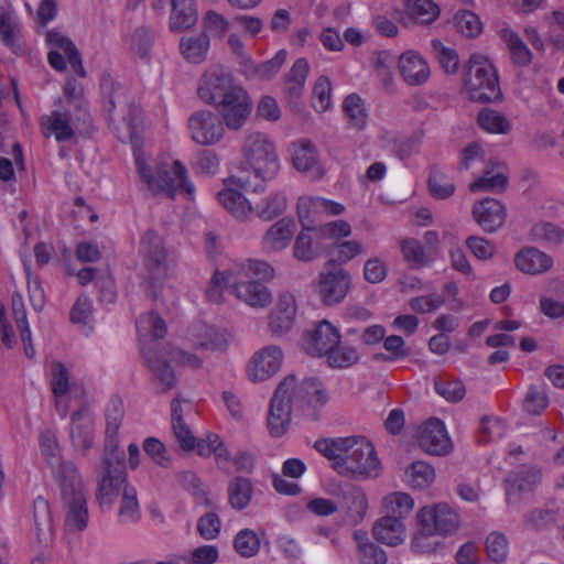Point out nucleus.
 <instances>
[{"label":"nucleus","mask_w":564,"mask_h":564,"mask_svg":"<svg viewBox=\"0 0 564 564\" xmlns=\"http://www.w3.org/2000/svg\"><path fill=\"white\" fill-rule=\"evenodd\" d=\"M431 47L443 70L448 75L456 74L459 67L457 52L454 48L445 46L438 39L431 41Z\"/></svg>","instance_id":"obj_50"},{"label":"nucleus","mask_w":564,"mask_h":564,"mask_svg":"<svg viewBox=\"0 0 564 564\" xmlns=\"http://www.w3.org/2000/svg\"><path fill=\"white\" fill-rule=\"evenodd\" d=\"M234 547L243 557H252L260 550V540L250 529L240 530L234 539Z\"/></svg>","instance_id":"obj_57"},{"label":"nucleus","mask_w":564,"mask_h":564,"mask_svg":"<svg viewBox=\"0 0 564 564\" xmlns=\"http://www.w3.org/2000/svg\"><path fill=\"white\" fill-rule=\"evenodd\" d=\"M344 209V205L322 197L302 196L297 200V217L304 229L318 230L325 216L340 215Z\"/></svg>","instance_id":"obj_11"},{"label":"nucleus","mask_w":564,"mask_h":564,"mask_svg":"<svg viewBox=\"0 0 564 564\" xmlns=\"http://www.w3.org/2000/svg\"><path fill=\"white\" fill-rule=\"evenodd\" d=\"M530 238L536 243L560 245L564 240V229L550 221H539L532 226Z\"/></svg>","instance_id":"obj_45"},{"label":"nucleus","mask_w":564,"mask_h":564,"mask_svg":"<svg viewBox=\"0 0 564 564\" xmlns=\"http://www.w3.org/2000/svg\"><path fill=\"white\" fill-rule=\"evenodd\" d=\"M314 447L340 476L351 479L377 478L381 464L375 446L365 436L319 438Z\"/></svg>","instance_id":"obj_2"},{"label":"nucleus","mask_w":564,"mask_h":564,"mask_svg":"<svg viewBox=\"0 0 564 564\" xmlns=\"http://www.w3.org/2000/svg\"><path fill=\"white\" fill-rule=\"evenodd\" d=\"M295 314L294 296L289 292L281 293L276 306L269 317V327L272 334L281 336L288 333L293 327Z\"/></svg>","instance_id":"obj_23"},{"label":"nucleus","mask_w":564,"mask_h":564,"mask_svg":"<svg viewBox=\"0 0 564 564\" xmlns=\"http://www.w3.org/2000/svg\"><path fill=\"white\" fill-rule=\"evenodd\" d=\"M40 123L43 135H54L57 142L68 141L75 135L70 126V113L67 111L53 110L50 115L42 116Z\"/></svg>","instance_id":"obj_27"},{"label":"nucleus","mask_w":564,"mask_h":564,"mask_svg":"<svg viewBox=\"0 0 564 564\" xmlns=\"http://www.w3.org/2000/svg\"><path fill=\"white\" fill-rule=\"evenodd\" d=\"M408 11L412 19L421 24H430L440 14V9L432 0H414L408 3Z\"/></svg>","instance_id":"obj_55"},{"label":"nucleus","mask_w":564,"mask_h":564,"mask_svg":"<svg viewBox=\"0 0 564 564\" xmlns=\"http://www.w3.org/2000/svg\"><path fill=\"white\" fill-rule=\"evenodd\" d=\"M236 276L231 269L226 271L216 270L209 286L206 290V296L209 301L220 303L223 299V290H230L232 292V282Z\"/></svg>","instance_id":"obj_54"},{"label":"nucleus","mask_w":564,"mask_h":564,"mask_svg":"<svg viewBox=\"0 0 564 564\" xmlns=\"http://www.w3.org/2000/svg\"><path fill=\"white\" fill-rule=\"evenodd\" d=\"M240 87L235 84L230 73L221 67H214L202 76L197 94L204 102L216 106Z\"/></svg>","instance_id":"obj_13"},{"label":"nucleus","mask_w":564,"mask_h":564,"mask_svg":"<svg viewBox=\"0 0 564 564\" xmlns=\"http://www.w3.org/2000/svg\"><path fill=\"white\" fill-rule=\"evenodd\" d=\"M187 126L193 141L202 145L219 142L225 133L221 120L210 110L193 112L188 118Z\"/></svg>","instance_id":"obj_15"},{"label":"nucleus","mask_w":564,"mask_h":564,"mask_svg":"<svg viewBox=\"0 0 564 564\" xmlns=\"http://www.w3.org/2000/svg\"><path fill=\"white\" fill-rule=\"evenodd\" d=\"M104 470L105 474L98 484L97 499L102 507L110 508L123 486L129 485L124 469V453L104 452Z\"/></svg>","instance_id":"obj_10"},{"label":"nucleus","mask_w":564,"mask_h":564,"mask_svg":"<svg viewBox=\"0 0 564 564\" xmlns=\"http://www.w3.org/2000/svg\"><path fill=\"white\" fill-rule=\"evenodd\" d=\"M237 279L243 280H270L274 275V269L262 260H248L231 268Z\"/></svg>","instance_id":"obj_41"},{"label":"nucleus","mask_w":564,"mask_h":564,"mask_svg":"<svg viewBox=\"0 0 564 564\" xmlns=\"http://www.w3.org/2000/svg\"><path fill=\"white\" fill-rule=\"evenodd\" d=\"M310 72V65L306 58H297L286 75L284 84V95L289 104L297 108L300 98L303 95L305 82Z\"/></svg>","instance_id":"obj_29"},{"label":"nucleus","mask_w":564,"mask_h":564,"mask_svg":"<svg viewBox=\"0 0 564 564\" xmlns=\"http://www.w3.org/2000/svg\"><path fill=\"white\" fill-rule=\"evenodd\" d=\"M69 370L61 361L51 364V388L56 399L65 395L69 390Z\"/></svg>","instance_id":"obj_62"},{"label":"nucleus","mask_w":564,"mask_h":564,"mask_svg":"<svg viewBox=\"0 0 564 564\" xmlns=\"http://www.w3.org/2000/svg\"><path fill=\"white\" fill-rule=\"evenodd\" d=\"M473 217L485 232L492 234L503 226L507 210L501 202L485 198L474 204Z\"/></svg>","instance_id":"obj_21"},{"label":"nucleus","mask_w":564,"mask_h":564,"mask_svg":"<svg viewBox=\"0 0 564 564\" xmlns=\"http://www.w3.org/2000/svg\"><path fill=\"white\" fill-rule=\"evenodd\" d=\"M383 506L388 516L403 521L413 510L414 500L410 495L398 491L388 495L383 499Z\"/></svg>","instance_id":"obj_46"},{"label":"nucleus","mask_w":564,"mask_h":564,"mask_svg":"<svg viewBox=\"0 0 564 564\" xmlns=\"http://www.w3.org/2000/svg\"><path fill=\"white\" fill-rule=\"evenodd\" d=\"M352 539L357 546V558L360 564H387V553L369 539L366 531L356 530Z\"/></svg>","instance_id":"obj_34"},{"label":"nucleus","mask_w":564,"mask_h":564,"mask_svg":"<svg viewBox=\"0 0 564 564\" xmlns=\"http://www.w3.org/2000/svg\"><path fill=\"white\" fill-rule=\"evenodd\" d=\"M33 520L39 542L46 540V533L52 532V518L50 505L42 497L33 501Z\"/></svg>","instance_id":"obj_47"},{"label":"nucleus","mask_w":564,"mask_h":564,"mask_svg":"<svg viewBox=\"0 0 564 564\" xmlns=\"http://www.w3.org/2000/svg\"><path fill=\"white\" fill-rule=\"evenodd\" d=\"M514 264L521 272L536 275L550 270L553 265V259L534 247H525L517 252Z\"/></svg>","instance_id":"obj_26"},{"label":"nucleus","mask_w":564,"mask_h":564,"mask_svg":"<svg viewBox=\"0 0 564 564\" xmlns=\"http://www.w3.org/2000/svg\"><path fill=\"white\" fill-rule=\"evenodd\" d=\"M427 184L431 195L436 199H446L455 193L454 183L436 165L430 167Z\"/></svg>","instance_id":"obj_51"},{"label":"nucleus","mask_w":564,"mask_h":564,"mask_svg":"<svg viewBox=\"0 0 564 564\" xmlns=\"http://www.w3.org/2000/svg\"><path fill=\"white\" fill-rule=\"evenodd\" d=\"M253 487L250 479L234 477L228 484V502L236 510L246 509L252 498Z\"/></svg>","instance_id":"obj_39"},{"label":"nucleus","mask_w":564,"mask_h":564,"mask_svg":"<svg viewBox=\"0 0 564 564\" xmlns=\"http://www.w3.org/2000/svg\"><path fill=\"white\" fill-rule=\"evenodd\" d=\"M417 532L411 542L412 550L417 554L434 553L440 545V541L435 539L437 534L425 531L426 525L424 523H417Z\"/></svg>","instance_id":"obj_63"},{"label":"nucleus","mask_w":564,"mask_h":564,"mask_svg":"<svg viewBox=\"0 0 564 564\" xmlns=\"http://www.w3.org/2000/svg\"><path fill=\"white\" fill-rule=\"evenodd\" d=\"M435 391L449 402H458L465 395V386L459 379L438 377L434 380Z\"/></svg>","instance_id":"obj_61"},{"label":"nucleus","mask_w":564,"mask_h":564,"mask_svg":"<svg viewBox=\"0 0 564 564\" xmlns=\"http://www.w3.org/2000/svg\"><path fill=\"white\" fill-rule=\"evenodd\" d=\"M135 165L138 174L149 189L154 193H165L173 198L177 193H185L188 198L194 197L195 188L187 178L186 167L181 161H174L172 170L166 165H161L152 171L145 161L135 155Z\"/></svg>","instance_id":"obj_5"},{"label":"nucleus","mask_w":564,"mask_h":564,"mask_svg":"<svg viewBox=\"0 0 564 564\" xmlns=\"http://www.w3.org/2000/svg\"><path fill=\"white\" fill-rule=\"evenodd\" d=\"M294 235V221L281 218L274 223L263 235L261 245L267 252H276L285 249Z\"/></svg>","instance_id":"obj_28"},{"label":"nucleus","mask_w":564,"mask_h":564,"mask_svg":"<svg viewBox=\"0 0 564 564\" xmlns=\"http://www.w3.org/2000/svg\"><path fill=\"white\" fill-rule=\"evenodd\" d=\"M349 286L350 274L344 269H338L319 274L317 292L323 303L332 306L346 297Z\"/></svg>","instance_id":"obj_18"},{"label":"nucleus","mask_w":564,"mask_h":564,"mask_svg":"<svg viewBox=\"0 0 564 564\" xmlns=\"http://www.w3.org/2000/svg\"><path fill=\"white\" fill-rule=\"evenodd\" d=\"M416 522L424 523L427 532L446 536L458 529L460 519L453 507L446 502H440L421 508L416 514Z\"/></svg>","instance_id":"obj_12"},{"label":"nucleus","mask_w":564,"mask_h":564,"mask_svg":"<svg viewBox=\"0 0 564 564\" xmlns=\"http://www.w3.org/2000/svg\"><path fill=\"white\" fill-rule=\"evenodd\" d=\"M486 552L491 562L503 563L507 560L509 544L506 535L500 532H491L486 538Z\"/></svg>","instance_id":"obj_59"},{"label":"nucleus","mask_w":564,"mask_h":564,"mask_svg":"<svg viewBox=\"0 0 564 564\" xmlns=\"http://www.w3.org/2000/svg\"><path fill=\"white\" fill-rule=\"evenodd\" d=\"M400 247L404 260L413 269H420L430 261L423 245L414 238L403 239Z\"/></svg>","instance_id":"obj_52"},{"label":"nucleus","mask_w":564,"mask_h":564,"mask_svg":"<svg viewBox=\"0 0 564 564\" xmlns=\"http://www.w3.org/2000/svg\"><path fill=\"white\" fill-rule=\"evenodd\" d=\"M463 88L474 102L490 104L502 97L496 67L479 54H473L464 66Z\"/></svg>","instance_id":"obj_4"},{"label":"nucleus","mask_w":564,"mask_h":564,"mask_svg":"<svg viewBox=\"0 0 564 564\" xmlns=\"http://www.w3.org/2000/svg\"><path fill=\"white\" fill-rule=\"evenodd\" d=\"M0 39L15 55L24 52L20 26L8 11H1L0 13Z\"/></svg>","instance_id":"obj_38"},{"label":"nucleus","mask_w":564,"mask_h":564,"mask_svg":"<svg viewBox=\"0 0 564 564\" xmlns=\"http://www.w3.org/2000/svg\"><path fill=\"white\" fill-rule=\"evenodd\" d=\"M139 256L145 274L151 281L148 295L155 300L158 297L155 284L167 275L171 254L165 248L162 237L156 231L149 229L140 239Z\"/></svg>","instance_id":"obj_8"},{"label":"nucleus","mask_w":564,"mask_h":564,"mask_svg":"<svg viewBox=\"0 0 564 564\" xmlns=\"http://www.w3.org/2000/svg\"><path fill=\"white\" fill-rule=\"evenodd\" d=\"M399 68L403 79L412 86L422 85L430 77L427 63L414 52H408L400 56Z\"/></svg>","instance_id":"obj_30"},{"label":"nucleus","mask_w":564,"mask_h":564,"mask_svg":"<svg viewBox=\"0 0 564 564\" xmlns=\"http://www.w3.org/2000/svg\"><path fill=\"white\" fill-rule=\"evenodd\" d=\"M322 237L318 230L304 229L299 232L293 245V256L302 262H311L318 258Z\"/></svg>","instance_id":"obj_32"},{"label":"nucleus","mask_w":564,"mask_h":564,"mask_svg":"<svg viewBox=\"0 0 564 564\" xmlns=\"http://www.w3.org/2000/svg\"><path fill=\"white\" fill-rule=\"evenodd\" d=\"M511 61L519 67L528 66L532 62V53L523 40L513 31L505 30L502 33Z\"/></svg>","instance_id":"obj_42"},{"label":"nucleus","mask_w":564,"mask_h":564,"mask_svg":"<svg viewBox=\"0 0 564 564\" xmlns=\"http://www.w3.org/2000/svg\"><path fill=\"white\" fill-rule=\"evenodd\" d=\"M454 25L456 30L466 37L477 36L482 29V24L478 15L469 10L458 11L454 15Z\"/></svg>","instance_id":"obj_60"},{"label":"nucleus","mask_w":564,"mask_h":564,"mask_svg":"<svg viewBox=\"0 0 564 564\" xmlns=\"http://www.w3.org/2000/svg\"><path fill=\"white\" fill-rule=\"evenodd\" d=\"M158 341H151L148 346L142 347L141 354L147 360L149 369L162 386L160 391L162 393L173 389L177 383L174 370L170 366L171 361L192 369H199L203 366L202 358L195 354L171 348L169 350L164 348V351H162L158 349Z\"/></svg>","instance_id":"obj_6"},{"label":"nucleus","mask_w":564,"mask_h":564,"mask_svg":"<svg viewBox=\"0 0 564 564\" xmlns=\"http://www.w3.org/2000/svg\"><path fill=\"white\" fill-rule=\"evenodd\" d=\"M344 110L349 124L357 130H362L367 123V113L362 99L356 95H348L344 100Z\"/></svg>","instance_id":"obj_53"},{"label":"nucleus","mask_w":564,"mask_h":564,"mask_svg":"<svg viewBox=\"0 0 564 564\" xmlns=\"http://www.w3.org/2000/svg\"><path fill=\"white\" fill-rule=\"evenodd\" d=\"M183 56L191 63L198 64L204 61L209 47V37L206 34L183 37L180 43Z\"/></svg>","instance_id":"obj_44"},{"label":"nucleus","mask_w":564,"mask_h":564,"mask_svg":"<svg viewBox=\"0 0 564 564\" xmlns=\"http://www.w3.org/2000/svg\"><path fill=\"white\" fill-rule=\"evenodd\" d=\"M293 164L297 171H312L317 164V152L310 141H301L294 145Z\"/></svg>","instance_id":"obj_49"},{"label":"nucleus","mask_w":564,"mask_h":564,"mask_svg":"<svg viewBox=\"0 0 564 564\" xmlns=\"http://www.w3.org/2000/svg\"><path fill=\"white\" fill-rule=\"evenodd\" d=\"M232 293L252 307H265L272 301L268 288L254 280L237 279L232 282Z\"/></svg>","instance_id":"obj_25"},{"label":"nucleus","mask_w":564,"mask_h":564,"mask_svg":"<svg viewBox=\"0 0 564 564\" xmlns=\"http://www.w3.org/2000/svg\"><path fill=\"white\" fill-rule=\"evenodd\" d=\"M508 187V177L505 173L494 167L487 169L482 176L469 184L470 192H494L502 193Z\"/></svg>","instance_id":"obj_40"},{"label":"nucleus","mask_w":564,"mask_h":564,"mask_svg":"<svg viewBox=\"0 0 564 564\" xmlns=\"http://www.w3.org/2000/svg\"><path fill=\"white\" fill-rule=\"evenodd\" d=\"M435 478L434 468L422 460L413 462L405 469V481L415 489H423L430 486Z\"/></svg>","instance_id":"obj_43"},{"label":"nucleus","mask_w":564,"mask_h":564,"mask_svg":"<svg viewBox=\"0 0 564 564\" xmlns=\"http://www.w3.org/2000/svg\"><path fill=\"white\" fill-rule=\"evenodd\" d=\"M218 200L237 219L247 220L252 216V202L232 187L227 186L221 189L218 193Z\"/></svg>","instance_id":"obj_36"},{"label":"nucleus","mask_w":564,"mask_h":564,"mask_svg":"<svg viewBox=\"0 0 564 564\" xmlns=\"http://www.w3.org/2000/svg\"><path fill=\"white\" fill-rule=\"evenodd\" d=\"M364 252V246L357 240L343 241L334 245L330 250L328 263L344 264Z\"/></svg>","instance_id":"obj_56"},{"label":"nucleus","mask_w":564,"mask_h":564,"mask_svg":"<svg viewBox=\"0 0 564 564\" xmlns=\"http://www.w3.org/2000/svg\"><path fill=\"white\" fill-rule=\"evenodd\" d=\"M51 467L61 489L62 501L67 509L66 525L69 529L83 531L87 527L88 510L78 469L75 463L66 459L51 462Z\"/></svg>","instance_id":"obj_3"},{"label":"nucleus","mask_w":564,"mask_h":564,"mask_svg":"<svg viewBox=\"0 0 564 564\" xmlns=\"http://www.w3.org/2000/svg\"><path fill=\"white\" fill-rule=\"evenodd\" d=\"M371 531L377 542L392 547L402 544L406 538L404 522L398 517L388 514L376 520Z\"/></svg>","instance_id":"obj_24"},{"label":"nucleus","mask_w":564,"mask_h":564,"mask_svg":"<svg viewBox=\"0 0 564 564\" xmlns=\"http://www.w3.org/2000/svg\"><path fill=\"white\" fill-rule=\"evenodd\" d=\"M478 124L491 133H507L510 124L506 117L492 109H484L478 113Z\"/></svg>","instance_id":"obj_58"},{"label":"nucleus","mask_w":564,"mask_h":564,"mask_svg":"<svg viewBox=\"0 0 564 564\" xmlns=\"http://www.w3.org/2000/svg\"><path fill=\"white\" fill-rule=\"evenodd\" d=\"M340 339L339 330L324 319L303 335V348L314 357L327 356L333 348L338 346Z\"/></svg>","instance_id":"obj_16"},{"label":"nucleus","mask_w":564,"mask_h":564,"mask_svg":"<svg viewBox=\"0 0 564 564\" xmlns=\"http://www.w3.org/2000/svg\"><path fill=\"white\" fill-rule=\"evenodd\" d=\"M252 216L263 221H271L281 216L288 208V198L283 192L276 191L258 202H252Z\"/></svg>","instance_id":"obj_31"},{"label":"nucleus","mask_w":564,"mask_h":564,"mask_svg":"<svg viewBox=\"0 0 564 564\" xmlns=\"http://www.w3.org/2000/svg\"><path fill=\"white\" fill-rule=\"evenodd\" d=\"M283 352L280 347L270 345L252 357L248 376L252 381H264L278 372L282 365Z\"/></svg>","instance_id":"obj_20"},{"label":"nucleus","mask_w":564,"mask_h":564,"mask_svg":"<svg viewBox=\"0 0 564 564\" xmlns=\"http://www.w3.org/2000/svg\"><path fill=\"white\" fill-rule=\"evenodd\" d=\"M417 442L420 447L431 455H445L451 448V440L440 419H430L420 427Z\"/></svg>","instance_id":"obj_19"},{"label":"nucleus","mask_w":564,"mask_h":564,"mask_svg":"<svg viewBox=\"0 0 564 564\" xmlns=\"http://www.w3.org/2000/svg\"><path fill=\"white\" fill-rule=\"evenodd\" d=\"M326 357L328 366L338 369L351 367L360 359L357 348L347 343H339Z\"/></svg>","instance_id":"obj_48"},{"label":"nucleus","mask_w":564,"mask_h":564,"mask_svg":"<svg viewBox=\"0 0 564 564\" xmlns=\"http://www.w3.org/2000/svg\"><path fill=\"white\" fill-rule=\"evenodd\" d=\"M124 417L123 401L118 395H112L105 409V453H124L119 449L118 433Z\"/></svg>","instance_id":"obj_22"},{"label":"nucleus","mask_w":564,"mask_h":564,"mask_svg":"<svg viewBox=\"0 0 564 564\" xmlns=\"http://www.w3.org/2000/svg\"><path fill=\"white\" fill-rule=\"evenodd\" d=\"M141 518L137 490L131 485H124L121 492L118 520L122 524H134Z\"/></svg>","instance_id":"obj_37"},{"label":"nucleus","mask_w":564,"mask_h":564,"mask_svg":"<svg viewBox=\"0 0 564 564\" xmlns=\"http://www.w3.org/2000/svg\"><path fill=\"white\" fill-rule=\"evenodd\" d=\"M327 402L328 394L321 380L311 377L296 382L295 376H288L276 387L270 402L268 416L270 434L280 437L286 432L292 410L316 421L317 410Z\"/></svg>","instance_id":"obj_1"},{"label":"nucleus","mask_w":564,"mask_h":564,"mask_svg":"<svg viewBox=\"0 0 564 564\" xmlns=\"http://www.w3.org/2000/svg\"><path fill=\"white\" fill-rule=\"evenodd\" d=\"M242 156L246 171L261 181L272 180L280 164L272 141L261 132H252L245 139Z\"/></svg>","instance_id":"obj_7"},{"label":"nucleus","mask_w":564,"mask_h":564,"mask_svg":"<svg viewBox=\"0 0 564 564\" xmlns=\"http://www.w3.org/2000/svg\"><path fill=\"white\" fill-rule=\"evenodd\" d=\"M69 437L73 447L83 455L95 442V415L86 405H82L70 415Z\"/></svg>","instance_id":"obj_17"},{"label":"nucleus","mask_w":564,"mask_h":564,"mask_svg":"<svg viewBox=\"0 0 564 564\" xmlns=\"http://www.w3.org/2000/svg\"><path fill=\"white\" fill-rule=\"evenodd\" d=\"M198 20L196 0H172L170 28L172 31H183L192 28Z\"/></svg>","instance_id":"obj_35"},{"label":"nucleus","mask_w":564,"mask_h":564,"mask_svg":"<svg viewBox=\"0 0 564 564\" xmlns=\"http://www.w3.org/2000/svg\"><path fill=\"white\" fill-rule=\"evenodd\" d=\"M340 507L344 508L349 518L355 522L361 521L367 512L368 501L366 494L360 487L347 485L340 488Z\"/></svg>","instance_id":"obj_33"},{"label":"nucleus","mask_w":564,"mask_h":564,"mask_svg":"<svg viewBox=\"0 0 564 564\" xmlns=\"http://www.w3.org/2000/svg\"><path fill=\"white\" fill-rule=\"evenodd\" d=\"M466 246L470 252L479 260H489L497 252L496 245L479 236H469L466 239Z\"/></svg>","instance_id":"obj_64"},{"label":"nucleus","mask_w":564,"mask_h":564,"mask_svg":"<svg viewBox=\"0 0 564 564\" xmlns=\"http://www.w3.org/2000/svg\"><path fill=\"white\" fill-rule=\"evenodd\" d=\"M101 90L108 98L107 105L105 106L108 113L111 115L117 108L123 113L122 119L126 123L127 132L119 135V139L122 142L130 141L134 143L138 140L135 123L139 116L138 106L134 104L133 99L130 98L128 90L122 85L116 83L110 75L102 76Z\"/></svg>","instance_id":"obj_9"},{"label":"nucleus","mask_w":564,"mask_h":564,"mask_svg":"<svg viewBox=\"0 0 564 564\" xmlns=\"http://www.w3.org/2000/svg\"><path fill=\"white\" fill-rule=\"evenodd\" d=\"M221 122L229 130H240L252 110V100L249 94L240 87L234 94L216 105Z\"/></svg>","instance_id":"obj_14"}]
</instances>
